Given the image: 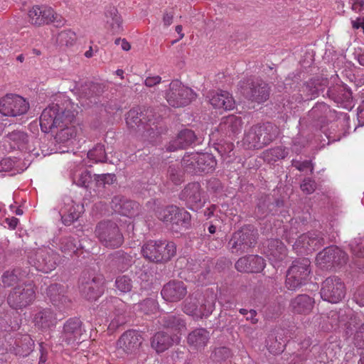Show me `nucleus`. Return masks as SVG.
Listing matches in <instances>:
<instances>
[{
    "instance_id": "2eb2a0df",
    "label": "nucleus",
    "mask_w": 364,
    "mask_h": 364,
    "mask_svg": "<svg viewBox=\"0 0 364 364\" xmlns=\"http://www.w3.org/2000/svg\"><path fill=\"white\" fill-rule=\"evenodd\" d=\"M324 240L318 232L303 234L296 240L294 245V249L300 253L315 250L323 246Z\"/></svg>"
},
{
    "instance_id": "774afa93",
    "label": "nucleus",
    "mask_w": 364,
    "mask_h": 364,
    "mask_svg": "<svg viewBox=\"0 0 364 364\" xmlns=\"http://www.w3.org/2000/svg\"><path fill=\"white\" fill-rule=\"evenodd\" d=\"M115 44L120 45L122 50L128 51L131 48V46L125 39H116Z\"/></svg>"
},
{
    "instance_id": "6ab92c4d",
    "label": "nucleus",
    "mask_w": 364,
    "mask_h": 364,
    "mask_svg": "<svg viewBox=\"0 0 364 364\" xmlns=\"http://www.w3.org/2000/svg\"><path fill=\"white\" fill-rule=\"evenodd\" d=\"M111 207L114 212L132 218L138 215L139 205L138 203L128 200L122 196H114L111 202Z\"/></svg>"
},
{
    "instance_id": "8fccbe9b",
    "label": "nucleus",
    "mask_w": 364,
    "mask_h": 364,
    "mask_svg": "<svg viewBox=\"0 0 364 364\" xmlns=\"http://www.w3.org/2000/svg\"><path fill=\"white\" fill-rule=\"evenodd\" d=\"M115 286L121 292L127 293L132 290V281L128 276H120L116 279Z\"/></svg>"
},
{
    "instance_id": "4468645a",
    "label": "nucleus",
    "mask_w": 364,
    "mask_h": 364,
    "mask_svg": "<svg viewBox=\"0 0 364 364\" xmlns=\"http://www.w3.org/2000/svg\"><path fill=\"white\" fill-rule=\"evenodd\" d=\"M272 140V136L267 132V127L255 126L250 128L244 138L243 144L250 150L263 147Z\"/></svg>"
},
{
    "instance_id": "72a5a7b5",
    "label": "nucleus",
    "mask_w": 364,
    "mask_h": 364,
    "mask_svg": "<svg viewBox=\"0 0 364 364\" xmlns=\"http://www.w3.org/2000/svg\"><path fill=\"white\" fill-rule=\"evenodd\" d=\"M241 128V119L235 115H230L223 118L219 125L220 132L228 136L237 134Z\"/></svg>"
},
{
    "instance_id": "de8ad7c7",
    "label": "nucleus",
    "mask_w": 364,
    "mask_h": 364,
    "mask_svg": "<svg viewBox=\"0 0 364 364\" xmlns=\"http://www.w3.org/2000/svg\"><path fill=\"white\" fill-rule=\"evenodd\" d=\"M137 306L140 312L147 315L155 314L159 309L156 300L151 298L139 303Z\"/></svg>"
},
{
    "instance_id": "a19ab883",
    "label": "nucleus",
    "mask_w": 364,
    "mask_h": 364,
    "mask_svg": "<svg viewBox=\"0 0 364 364\" xmlns=\"http://www.w3.org/2000/svg\"><path fill=\"white\" fill-rule=\"evenodd\" d=\"M211 266V261L208 257L202 259H191V262H188L189 269L203 277H205L210 272Z\"/></svg>"
},
{
    "instance_id": "f03ea898",
    "label": "nucleus",
    "mask_w": 364,
    "mask_h": 364,
    "mask_svg": "<svg viewBox=\"0 0 364 364\" xmlns=\"http://www.w3.org/2000/svg\"><path fill=\"white\" fill-rule=\"evenodd\" d=\"M176 252V246L173 242L166 240H149L141 247V254L147 260L155 263L169 261Z\"/></svg>"
},
{
    "instance_id": "6e6d98bb",
    "label": "nucleus",
    "mask_w": 364,
    "mask_h": 364,
    "mask_svg": "<svg viewBox=\"0 0 364 364\" xmlns=\"http://www.w3.org/2000/svg\"><path fill=\"white\" fill-rule=\"evenodd\" d=\"M250 263L251 272H259L262 271L265 266L264 259L257 255H250Z\"/></svg>"
},
{
    "instance_id": "4be33fe9",
    "label": "nucleus",
    "mask_w": 364,
    "mask_h": 364,
    "mask_svg": "<svg viewBox=\"0 0 364 364\" xmlns=\"http://www.w3.org/2000/svg\"><path fill=\"white\" fill-rule=\"evenodd\" d=\"M141 340V336L138 332L133 330L127 331L119 338L117 347L126 353H133L139 349Z\"/></svg>"
},
{
    "instance_id": "79ce46f5",
    "label": "nucleus",
    "mask_w": 364,
    "mask_h": 364,
    "mask_svg": "<svg viewBox=\"0 0 364 364\" xmlns=\"http://www.w3.org/2000/svg\"><path fill=\"white\" fill-rule=\"evenodd\" d=\"M106 23L107 28H109L113 33H118L121 31L122 18L115 8L111 9L106 13Z\"/></svg>"
},
{
    "instance_id": "13d9d810",
    "label": "nucleus",
    "mask_w": 364,
    "mask_h": 364,
    "mask_svg": "<svg viewBox=\"0 0 364 364\" xmlns=\"http://www.w3.org/2000/svg\"><path fill=\"white\" fill-rule=\"evenodd\" d=\"M316 183L311 178H305L300 185L301 191L307 195L313 193L316 189Z\"/></svg>"
},
{
    "instance_id": "5fc2aeb1",
    "label": "nucleus",
    "mask_w": 364,
    "mask_h": 364,
    "mask_svg": "<svg viewBox=\"0 0 364 364\" xmlns=\"http://www.w3.org/2000/svg\"><path fill=\"white\" fill-rule=\"evenodd\" d=\"M87 157L88 159H106L107 155L104 146L97 144L87 152Z\"/></svg>"
},
{
    "instance_id": "58836bf2",
    "label": "nucleus",
    "mask_w": 364,
    "mask_h": 364,
    "mask_svg": "<svg viewBox=\"0 0 364 364\" xmlns=\"http://www.w3.org/2000/svg\"><path fill=\"white\" fill-rule=\"evenodd\" d=\"M15 344L16 346V354L24 357L33 350L34 342L30 336L23 335L21 338L16 340Z\"/></svg>"
},
{
    "instance_id": "0eeeda50",
    "label": "nucleus",
    "mask_w": 364,
    "mask_h": 364,
    "mask_svg": "<svg viewBox=\"0 0 364 364\" xmlns=\"http://www.w3.org/2000/svg\"><path fill=\"white\" fill-rule=\"evenodd\" d=\"M82 326V322L77 318L68 319L63 325V331L59 338L62 346L75 348L85 341L86 336Z\"/></svg>"
},
{
    "instance_id": "20e7f679",
    "label": "nucleus",
    "mask_w": 364,
    "mask_h": 364,
    "mask_svg": "<svg viewBox=\"0 0 364 364\" xmlns=\"http://www.w3.org/2000/svg\"><path fill=\"white\" fill-rule=\"evenodd\" d=\"M95 235L102 245L109 248H117L124 242L118 225L109 220L99 222L95 227Z\"/></svg>"
},
{
    "instance_id": "39448f33",
    "label": "nucleus",
    "mask_w": 364,
    "mask_h": 364,
    "mask_svg": "<svg viewBox=\"0 0 364 364\" xmlns=\"http://www.w3.org/2000/svg\"><path fill=\"white\" fill-rule=\"evenodd\" d=\"M60 261V255L49 247L38 248L28 257V262L44 273L54 270Z\"/></svg>"
},
{
    "instance_id": "9d476101",
    "label": "nucleus",
    "mask_w": 364,
    "mask_h": 364,
    "mask_svg": "<svg viewBox=\"0 0 364 364\" xmlns=\"http://www.w3.org/2000/svg\"><path fill=\"white\" fill-rule=\"evenodd\" d=\"M257 233L246 228L235 232L228 242L231 252L241 255L247 252L256 243Z\"/></svg>"
},
{
    "instance_id": "052dcab7",
    "label": "nucleus",
    "mask_w": 364,
    "mask_h": 364,
    "mask_svg": "<svg viewBox=\"0 0 364 364\" xmlns=\"http://www.w3.org/2000/svg\"><path fill=\"white\" fill-rule=\"evenodd\" d=\"M250 255L240 258L235 263V268L239 272H251L250 268Z\"/></svg>"
},
{
    "instance_id": "a211bd4d",
    "label": "nucleus",
    "mask_w": 364,
    "mask_h": 364,
    "mask_svg": "<svg viewBox=\"0 0 364 364\" xmlns=\"http://www.w3.org/2000/svg\"><path fill=\"white\" fill-rule=\"evenodd\" d=\"M84 212L82 204L76 203L70 198H64V206L60 210L62 221L65 225H70L77 220L80 215Z\"/></svg>"
},
{
    "instance_id": "c85d7f7f",
    "label": "nucleus",
    "mask_w": 364,
    "mask_h": 364,
    "mask_svg": "<svg viewBox=\"0 0 364 364\" xmlns=\"http://www.w3.org/2000/svg\"><path fill=\"white\" fill-rule=\"evenodd\" d=\"M314 299L306 294H300L291 301V307L294 313L308 314L313 309Z\"/></svg>"
},
{
    "instance_id": "bb28decb",
    "label": "nucleus",
    "mask_w": 364,
    "mask_h": 364,
    "mask_svg": "<svg viewBox=\"0 0 364 364\" xmlns=\"http://www.w3.org/2000/svg\"><path fill=\"white\" fill-rule=\"evenodd\" d=\"M265 254L269 260L277 262L283 260L287 255L284 245L277 239H272L267 242Z\"/></svg>"
},
{
    "instance_id": "f257e3e1",
    "label": "nucleus",
    "mask_w": 364,
    "mask_h": 364,
    "mask_svg": "<svg viewBox=\"0 0 364 364\" xmlns=\"http://www.w3.org/2000/svg\"><path fill=\"white\" fill-rule=\"evenodd\" d=\"M78 112V106L69 99H65L63 103H53L43 109L40 117V126L45 133L54 129L62 127L63 123H69L75 120Z\"/></svg>"
},
{
    "instance_id": "1a4fd4ad",
    "label": "nucleus",
    "mask_w": 364,
    "mask_h": 364,
    "mask_svg": "<svg viewBox=\"0 0 364 364\" xmlns=\"http://www.w3.org/2000/svg\"><path fill=\"white\" fill-rule=\"evenodd\" d=\"M35 298L34 287L31 284H23L10 291L7 296V303L14 309H23L31 305Z\"/></svg>"
},
{
    "instance_id": "6e6552de",
    "label": "nucleus",
    "mask_w": 364,
    "mask_h": 364,
    "mask_svg": "<svg viewBox=\"0 0 364 364\" xmlns=\"http://www.w3.org/2000/svg\"><path fill=\"white\" fill-rule=\"evenodd\" d=\"M311 262L307 258H301L293 262L287 274L286 287L294 291L306 283L310 274Z\"/></svg>"
},
{
    "instance_id": "a18cd8bd",
    "label": "nucleus",
    "mask_w": 364,
    "mask_h": 364,
    "mask_svg": "<svg viewBox=\"0 0 364 364\" xmlns=\"http://www.w3.org/2000/svg\"><path fill=\"white\" fill-rule=\"evenodd\" d=\"M23 276V274L19 268L9 269L1 275V282L5 287H11L16 284Z\"/></svg>"
},
{
    "instance_id": "680f3d73",
    "label": "nucleus",
    "mask_w": 364,
    "mask_h": 364,
    "mask_svg": "<svg viewBox=\"0 0 364 364\" xmlns=\"http://www.w3.org/2000/svg\"><path fill=\"white\" fill-rule=\"evenodd\" d=\"M354 343L360 349H364V323L362 324L354 336Z\"/></svg>"
},
{
    "instance_id": "a878e982",
    "label": "nucleus",
    "mask_w": 364,
    "mask_h": 364,
    "mask_svg": "<svg viewBox=\"0 0 364 364\" xmlns=\"http://www.w3.org/2000/svg\"><path fill=\"white\" fill-rule=\"evenodd\" d=\"M210 339L209 332L203 328H196L191 332L187 338L189 346L197 350H201L208 344Z\"/></svg>"
},
{
    "instance_id": "9b49d317",
    "label": "nucleus",
    "mask_w": 364,
    "mask_h": 364,
    "mask_svg": "<svg viewBox=\"0 0 364 364\" xmlns=\"http://www.w3.org/2000/svg\"><path fill=\"white\" fill-rule=\"evenodd\" d=\"M196 97L192 89L181 85L178 81H173L166 94V100L171 106L181 107L188 105Z\"/></svg>"
},
{
    "instance_id": "ddd939ff",
    "label": "nucleus",
    "mask_w": 364,
    "mask_h": 364,
    "mask_svg": "<svg viewBox=\"0 0 364 364\" xmlns=\"http://www.w3.org/2000/svg\"><path fill=\"white\" fill-rule=\"evenodd\" d=\"M29 109L28 102L18 95L8 94L0 99V113L16 117L24 114Z\"/></svg>"
},
{
    "instance_id": "f3484780",
    "label": "nucleus",
    "mask_w": 364,
    "mask_h": 364,
    "mask_svg": "<svg viewBox=\"0 0 364 364\" xmlns=\"http://www.w3.org/2000/svg\"><path fill=\"white\" fill-rule=\"evenodd\" d=\"M201 191L199 183H190L181 191L180 199L184 200L189 208L196 209L202 205Z\"/></svg>"
},
{
    "instance_id": "dca6fc26",
    "label": "nucleus",
    "mask_w": 364,
    "mask_h": 364,
    "mask_svg": "<svg viewBox=\"0 0 364 364\" xmlns=\"http://www.w3.org/2000/svg\"><path fill=\"white\" fill-rule=\"evenodd\" d=\"M102 279L97 277H83L80 279V294L87 300H95L102 293Z\"/></svg>"
},
{
    "instance_id": "49530a36",
    "label": "nucleus",
    "mask_w": 364,
    "mask_h": 364,
    "mask_svg": "<svg viewBox=\"0 0 364 364\" xmlns=\"http://www.w3.org/2000/svg\"><path fill=\"white\" fill-rule=\"evenodd\" d=\"M186 163L184 164L171 166L168 169V178L176 185L181 184L184 181Z\"/></svg>"
},
{
    "instance_id": "4c0bfd02",
    "label": "nucleus",
    "mask_w": 364,
    "mask_h": 364,
    "mask_svg": "<svg viewBox=\"0 0 364 364\" xmlns=\"http://www.w3.org/2000/svg\"><path fill=\"white\" fill-rule=\"evenodd\" d=\"M28 141L27 134L22 131H14L5 138V144H9V149H20Z\"/></svg>"
},
{
    "instance_id": "4d7b16f0",
    "label": "nucleus",
    "mask_w": 364,
    "mask_h": 364,
    "mask_svg": "<svg viewBox=\"0 0 364 364\" xmlns=\"http://www.w3.org/2000/svg\"><path fill=\"white\" fill-rule=\"evenodd\" d=\"M230 355L229 348L226 347H219L214 350L211 357L216 361L220 362L228 358Z\"/></svg>"
},
{
    "instance_id": "c03bdc74",
    "label": "nucleus",
    "mask_w": 364,
    "mask_h": 364,
    "mask_svg": "<svg viewBox=\"0 0 364 364\" xmlns=\"http://www.w3.org/2000/svg\"><path fill=\"white\" fill-rule=\"evenodd\" d=\"M335 246H331L326 247L323 251L320 252L316 258V264L321 268H329L332 267V255H333V251Z\"/></svg>"
},
{
    "instance_id": "f704fd0d",
    "label": "nucleus",
    "mask_w": 364,
    "mask_h": 364,
    "mask_svg": "<svg viewBox=\"0 0 364 364\" xmlns=\"http://www.w3.org/2000/svg\"><path fill=\"white\" fill-rule=\"evenodd\" d=\"M161 325L167 329L181 333L186 330V323L180 316L168 314L161 318Z\"/></svg>"
},
{
    "instance_id": "bf43d9fd",
    "label": "nucleus",
    "mask_w": 364,
    "mask_h": 364,
    "mask_svg": "<svg viewBox=\"0 0 364 364\" xmlns=\"http://www.w3.org/2000/svg\"><path fill=\"white\" fill-rule=\"evenodd\" d=\"M116 181L114 174L105 173L98 175L96 178L98 186H105V185H111Z\"/></svg>"
},
{
    "instance_id": "e2e57ef3",
    "label": "nucleus",
    "mask_w": 364,
    "mask_h": 364,
    "mask_svg": "<svg viewBox=\"0 0 364 364\" xmlns=\"http://www.w3.org/2000/svg\"><path fill=\"white\" fill-rule=\"evenodd\" d=\"M208 189L215 193H221L223 190L222 183L218 178H211L208 182Z\"/></svg>"
},
{
    "instance_id": "0e129e2a",
    "label": "nucleus",
    "mask_w": 364,
    "mask_h": 364,
    "mask_svg": "<svg viewBox=\"0 0 364 364\" xmlns=\"http://www.w3.org/2000/svg\"><path fill=\"white\" fill-rule=\"evenodd\" d=\"M354 301L360 306H364V284L360 285L353 295Z\"/></svg>"
},
{
    "instance_id": "f8f14e48",
    "label": "nucleus",
    "mask_w": 364,
    "mask_h": 364,
    "mask_svg": "<svg viewBox=\"0 0 364 364\" xmlns=\"http://www.w3.org/2000/svg\"><path fill=\"white\" fill-rule=\"evenodd\" d=\"M321 296L324 301L332 304L341 301L346 295V287L338 277H329L322 283Z\"/></svg>"
},
{
    "instance_id": "2f4dec72",
    "label": "nucleus",
    "mask_w": 364,
    "mask_h": 364,
    "mask_svg": "<svg viewBox=\"0 0 364 364\" xmlns=\"http://www.w3.org/2000/svg\"><path fill=\"white\" fill-rule=\"evenodd\" d=\"M57 129L58 131L55 134V139L59 143H73L78 131L74 120L69 123H63L62 127H58Z\"/></svg>"
},
{
    "instance_id": "5701e85b",
    "label": "nucleus",
    "mask_w": 364,
    "mask_h": 364,
    "mask_svg": "<svg viewBox=\"0 0 364 364\" xmlns=\"http://www.w3.org/2000/svg\"><path fill=\"white\" fill-rule=\"evenodd\" d=\"M249 87H245L241 85L243 95L252 101L257 102L258 103L262 102L267 100L269 97V88L267 85L265 83H257L254 82L248 83Z\"/></svg>"
},
{
    "instance_id": "09e8293b",
    "label": "nucleus",
    "mask_w": 364,
    "mask_h": 364,
    "mask_svg": "<svg viewBox=\"0 0 364 364\" xmlns=\"http://www.w3.org/2000/svg\"><path fill=\"white\" fill-rule=\"evenodd\" d=\"M21 161H0V172H10L11 175H16L23 172L26 167L18 168Z\"/></svg>"
},
{
    "instance_id": "864d4df0",
    "label": "nucleus",
    "mask_w": 364,
    "mask_h": 364,
    "mask_svg": "<svg viewBox=\"0 0 364 364\" xmlns=\"http://www.w3.org/2000/svg\"><path fill=\"white\" fill-rule=\"evenodd\" d=\"M334 250L333 255H332V267L346 264L348 259L346 253L337 247H334Z\"/></svg>"
},
{
    "instance_id": "7ed1b4c3",
    "label": "nucleus",
    "mask_w": 364,
    "mask_h": 364,
    "mask_svg": "<svg viewBox=\"0 0 364 364\" xmlns=\"http://www.w3.org/2000/svg\"><path fill=\"white\" fill-rule=\"evenodd\" d=\"M215 300L216 296L213 291H207L204 296L199 294L191 296L186 301L183 311L195 318L207 317L214 310Z\"/></svg>"
},
{
    "instance_id": "b1692460",
    "label": "nucleus",
    "mask_w": 364,
    "mask_h": 364,
    "mask_svg": "<svg viewBox=\"0 0 364 364\" xmlns=\"http://www.w3.org/2000/svg\"><path fill=\"white\" fill-rule=\"evenodd\" d=\"M209 102L216 109L231 110L235 107V100L232 96L226 91H213L208 96Z\"/></svg>"
},
{
    "instance_id": "aec40b11",
    "label": "nucleus",
    "mask_w": 364,
    "mask_h": 364,
    "mask_svg": "<svg viewBox=\"0 0 364 364\" xmlns=\"http://www.w3.org/2000/svg\"><path fill=\"white\" fill-rule=\"evenodd\" d=\"M161 294L166 301L176 302L184 298L187 289L183 282L173 280L164 286Z\"/></svg>"
},
{
    "instance_id": "412c9836",
    "label": "nucleus",
    "mask_w": 364,
    "mask_h": 364,
    "mask_svg": "<svg viewBox=\"0 0 364 364\" xmlns=\"http://www.w3.org/2000/svg\"><path fill=\"white\" fill-rule=\"evenodd\" d=\"M56 14L48 6H33L28 12L29 21L36 26L49 23L55 21Z\"/></svg>"
},
{
    "instance_id": "473e14b6",
    "label": "nucleus",
    "mask_w": 364,
    "mask_h": 364,
    "mask_svg": "<svg viewBox=\"0 0 364 364\" xmlns=\"http://www.w3.org/2000/svg\"><path fill=\"white\" fill-rule=\"evenodd\" d=\"M186 171L192 174L209 173L214 170L216 161H185Z\"/></svg>"
},
{
    "instance_id": "393cba45",
    "label": "nucleus",
    "mask_w": 364,
    "mask_h": 364,
    "mask_svg": "<svg viewBox=\"0 0 364 364\" xmlns=\"http://www.w3.org/2000/svg\"><path fill=\"white\" fill-rule=\"evenodd\" d=\"M196 139L195 133L188 129L181 130L166 147L168 151H175L191 145Z\"/></svg>"
},
{
    "instance_id": "cd10ccee",
    "label": "nucleus",
    "mask_w": 364,
    "mask_h": 364,
    "mask_svg": "<svg viewBox=\"0 0 364 364\" xmlns=\"http://www.w3.org/2000/svg\"><path fill=\"white\" fill-rule=\"evenodd\" d=\"M178 339L177 335L172 337L166 332L159 331L152 337L151 346L157 353H161L170 348L173 343L178 341Z\"/></svg>"
},
{
    "instance_id": "423d86ee",
    "label": "nucleus",
    "mask_w": 364,
    "mask_h": 364,
    "mask_svg": "<svg viewBox=\"0 0 364 364\" xmlns=\"http://www.w3.org/2000/svg\"><path fill=\"white\" fill-rule=\"evenodd\" d=\"M158 218L164 223H168L171 229L176 232L186 230L191 221L190 213L176 205H169L159 210Z\"/></svg>"
},
{
    "instance_id": "603ef678",
    "label": "nucleus",
    "mask_w": 364,
    "mask_h": 364,
    "mask_svg": "<svg viewBox=\"0 0 364 364\" xmlns=\"http://www.w3.org/2000/svg\"><path fill=\"white\" fill-rule=\"evenodd\" d=\"M75 33L70 31H63L58 36V41L61 45L71 46L75 41Z\"/></svg>"
},
{
    "instance_id": "c756f323",
    "label": "nucleus",
    "mask_w": 364,
    "mask_h": 364,
    "mask_svg": "<svg viewBox=\"0 0 364 364\" xmlns=\"http://www.w3.org/2000/svg\"><path fill=\"white\" fill-rule=\"evenodd\" d=\"M141 113H139L137 109H132L129 110L126 117V123L127 126L130 128H134L136 127L139 129V127L142 125L144 129H147V131H154L155 128L156 129V126L152 127V126L155 124V120L149 119L147 122H144V119H141Z\"/></svg>"
},
{
    "instance_id": "e433bc0d",
    "label": "nucleus",
    "mask_w": 364,
    "mask_h": 364,
    "mask_svg": "<svg viewBox=\"0 0 364 364\" xmlns=\"http://www.w3.org/2000/svg\"><path fill=\"white\" fill-rule=\"evenodd\" d=\"M133 263L132 257L123 251H117L112 256V265L117 270L124 272Z\"/></svg>"
},
{
    "instance_id": "37998d69",
    "label": "nucleus",
    "mask_w": 364,
    "mask_h": 364,
    "mask_svg": "<svg viewBox=\"0 0 364 364\" xmlns=\"http://www.w3.org/2000/svg\"><path fill=\"white\" fill-rule=\"evenodd\" d=\"M77 240L72 237H65L60 240L59 248L60 251L67 256H73L75 254L80 245H77Z\"/></svg>"
},
{
    "instance_id": "3c124183",
    "label": "nucleus",
    "mask_w": 364,
    "mask_h": 364,
    "mask_svg": "<svg viewBox=\"0 0 364 364\" xmlns=\"http://www.w3.org/2000/svg\"><path fill=\"white\" fill-rule=\"evenodd\" d=\"M288 151L282 146H278L264 152V159H284Z\"/></svg>"
},
{
    "instance_id": "338daca9",
    "label": "nucleus",
    "mask_w": 364,
    "mask_h": 364,
    "mask_svg": "<svg viewBox=\"0 0 364 364\" xmlns=\"http://www.w3.org/2000/svg\"><path fill=\"white\" fill-rule=\"evenodd\" d=\"M161 80V78L159 75L148 77L144 81V84L147 87H153L159 84Z\"/></svg>"
},
{
    "instance_id": "69168bd1",
    "label": "nucleus",
    "mask_w": 364,
    "mask_h": 364,
    "mask_svg": "<svg viewBox=\"0 0 364 364\" xmlns=\"http://www.w3.org/2000/svg\"><path fill=\"white\" fill-rule=\"evenodd\" d=\"M226 146H227V148H225V149H223V146L220 144H218L217 146L215 147V149L219 152L220 155L222 157L226 156V152H227L226 149L228 150L229 153L232 150V147H233L232 144L228 143L226 144ZM230 156H231V155H230V154L227 155V157H230Z\"/></svg>"
},
{
    "instance_id": "7c9ffc66",
    "label": "nucleus",
    "mask_w": 364,
    "mask_h": 364,
    "mask_svg": "<svg viewBox=\"0 0 364 364\" xmlns=\"http://www.w3.org/2000/svg\"><path fill=\"white\" fill-rule=\"evenodd\" d=\"M33 321L38 328L46 330L55 326L57 318L51 309H45L36 314Z\"/></svg>"
},
{
    "instance_id": "c9c22d12",
    "label": "nucleus",
    "mask_w": 364,
    "mask_h": 364,
    "mask_svg": "<svg viewBox=\"0 0 364 364\" xmlns=\"http://www.w3.org/2000/svg\"><path fill=\"white\" fill-rule=\"evenodd\" d=\"M65 292V287L58 284H50L47 288V295L50 301L55 306L65 304L68 301Z\"/></svg>"
},
{
    "instance_id": "ea45409f",
    "label": "nucleus",
    "mask_w": 364,
    "mask_h": 364,
    "mask_svg": "<svg viewBox=\"0 0 364 364\" xmlns=\"http://www.w3.org/2000/svg\"><path fill=\"white\" fill-rule=\"evenodd\" d=\"M282 333H277L269 335L266 343L267 348L271 353L279 354L282 353L285 346V341L283 340Z\"/></svg>"
}]
</instances>
